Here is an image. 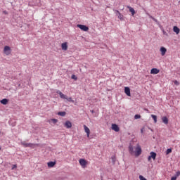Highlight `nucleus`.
Masks as SVG:
<instances>
[{"mask_svg": "<svg viewBox=\"0 0 180 180\" xmlns=\"http://www.w3.org/2000/svg\"><path fill=\"white\" fill-rule=\"evenodd\" d=\"M129 154H131V155H135V157H140V155H141V151H142L141 146L137 144L134 148L131 145H129Z\"/></svg>", "mask_w": 180, "mask_h": 180, "instance_id": "nucleus-1", "label": "nucleus"}, {"mask_svg": "<svg viewBox=\"0 0 180 180\" xmlns=\"http://www.w3.org/2000/svg\"><path fill=\"white\" fill-rule=\"evenodd\" d=\"M22 146H23V147H30L31 148H34V147H37V146H39V144H36V143H27L26 142H21Z\"/></svg>", "mask_w": 180, "mask_h": 180, "instance_id": "nucleus-2", "label": "nucleus"}, {"mask_svg": "<svg viewBox=\"0 0 180 180\" xmlns=\"http://www.w3.org/2000/svg\"><path fill=\"white\" fill-rule=\"evenodd\" d=\"M79 162L82 167L86 168V166L88 165V161H86L85 159H80Z\"/></svg>", "mask_w": 180, "mask_h": 180, "instance_id": "nucleus-3", "label": "nucleus"}, {"mask_svg": "<svg viewBox=\"0 0 180 180\" xmlns=\"http://www.w3.org/2000/svg\"><path fill=\"white\" fill-rule=\"evenodd\" d=\"M77 26L83 32H88L89 30V27H86V25L78 24Z\"/></svg>", "mask_w": 180, "mask_h": 180, "instance_id": "nucleus-4", "label": "nucleus"}, {"mask_svg": "<svg viewBox=\"0 0 180 180\" xmlns=\"http://www.w3.org/2000/svg\"><path fill=\"white\" fill-rule=\"evenodd\" d=\"M150 155L148 156V160L151 161V158H153V160H155V158L157 157V153H155V152H150Z\"/></svg>", "mask_w": 180, "mask_h": 180, "instance_id": "nucleus-5", "label": "nucleus"}, {"mask_svg": "<svg viewBox=\"0 0 180 180\" xmlns=\"http://www.w3.org/2000/svg\"><path fill=\"white\" fill-rule=\"evenodd\" d=\"M4 52L6 56H9V54H11V47L8 46H4Z\"/></svg>", "mask_w": 180, "mask_h": 180, "instance_id": "nucleus-6", "label": "nucleus"}, {"mask_svg": "<svg viewBox=\"0 0 180 180\" xmlns=\"http://www.w3.org/2000/svg\"><path fill=\"white\" fill-rule=\"evenodd\" d=\"M58 122V120L56 119V118H52V119H49L48 120V123H49V124H56Z\"/></svg>", "mask_w": 180, "mask_h": 180, "instance_id": "nucleus-7", "label": "nucleus"}, {"mask_svg": "<svg viewBox=\"0 0 180 180\" xmlns=\"http://www.w3.org/2000/svg\"><path fill=\"white\" fill-rule=\"evenodd\" d=\"M84 129L85 133L86 134L88 139H89V135L91 134V130L89 129V128H88V127H86V125H84Z\"/></svg>", "mask_w": 180, "mask_h": 180, "instance_id": "nucleus-8", "label": "nucleus"}, {"mask_svg": "<svg viewBox=\"0 0 180 180\" xmlns=\"http://www.w3.org/2000/svg\"><path fill=\"white\" fill-rule=\"evenodd\" d=\"M64 126L66 127V129H71L72 127V123H71L70 121H66Z\"/></svg>", "mask_w": 180, "mask_h": 180, "instance_id": "nucleus-9", "label": "nucleus"}, {"mask_svg": "<svg viewBox=\"0 0 180 180\" xmlns=\"http://www.w3.org/2000/svg\"><path fill=\"white\" fill-rule=\"evenodd\" d=\"M160 51L161 56H164L167 53V49L164 46H162L160 47Z\"/></svg>", "mask_w": 180, "mask_h": 180, "instance_id": "nucleus-10", "label": "nucleus"}, {"mask_svg": "<svg viewBox=\"0 0 180 180\" xmlns=\"http://www.w3.org/2000/svg\"><path fill=\"white\" fill-rule=\"evenodd\" d=\"M62 50H64L65 51H67L68 50V44L67 42H64L61 44Z\"/></svg>", "mask_w": 180, "mask_h": 180, "instance_id": "nucleus-11", "label": "nucleus"}, {"mask_svg": "<svg viewBox=\"0 0 180 180\" xmlns=\"http://www.w3.org/2000/svg\"><path fill=\"white\" fill-rule=\"evenodd\" d=\"M112 130H114V131H120V129L119 128V126L116 124H112Z\"/></svg>", "mask_w": 180, "mask_h": 180, "instance_id": "nucleus-12", "label": "nucleus"}, {"mask_svg": "<svg viewBox=\"0 0 180 180\" xmlns=\"http://www.w3.org/2000/svg\"><path fill=\"white\" fill-rule=\"evenodd\" d=\"M57 94H58L60 98H61V99H67V96L65 95L64 94H63V92L58 91Z\"/></svg>", "mask_w": 180, "mask_h": 180, "instance_id": "nucleus-13", "label": "nucleus"}, {"mask_svg": "<svg viewBox=\"0 0 180 180\" xmlns=\"http://www.w3.org/2000/svg\"><path fill=\"white\" fill-rule=\"evenodd\" d=\"M160 73V70L157 68H153L150 70V74H159Z\"/></svg>", "mask_w": 180, "mask_h": 180, "instance_id": "nucleus-14", "label": "nucleus"}, {"mask_svg": "<svg viewBox=\"0 0 180 180\" xmlns=\"http://www.w3.org/2000/svg\"><path fill=\"white\" fill-rule=\"evenodd\" d=\"M124 93L126 94V95H127V96H131L130 88H129V87H125V88H124Z\"/></svg>", "mask_w": 180, "mask_h": 180, "instance_id": "nucleus-15", "label": "nucleus"}, {"mask_svg": "<svg viewBox=\"0 0 180 180\" xmlns=\"http://www.w3.org/2000/svg\"><path fill=\"white\" fill-rule=\"evenodd\" d=\"M48 167L49 168H53V167H54V165H56V162H49L47 163Z\"/></svg>", "mask_w": 180, "mask_h": 180, "instance_id": "nucleus-16", "label": "nucleus"}, {"mask_svg": "<svg viewBox=\"0 0 180 180\" xmlns=\"http://www.w3.org/2000/svg\"><path fill=\"white\" fill-rule=\"evenodd\" d=\"M173 32H174V33H176V34H179L180 30L179 29L178 27L174 26L173 27Z\"/></svg>", "mask_w": 180, "mask_h": 180, "instance_id": "nucleus-17", "label": "nucleus"}, {"mask_svg": "<svg viewBox=\"0 0 180 180\" xmlns=\"http://www.w3.org/2000/svg\"><path fill=\"white\" fill-rule=\"evenodd\" d=\"M0 102L2 105H8V102H9V100H8L6 98H4V99L1 100Z\"/></svg>", "mask_w": 180, "mask_h": 180, "instance_id": "nucleus-18", "label": "nucleus"}, {"mask_svg": "<svg viewBox=\"0 0 180 180\" xmlns=\"http://www.w3.org/2000/svg\"><path fill=\"white\" fill-rule=\"evenodd\" d=\"M162 121L165 124H168V118L167 117H162Z\"/></svg>", "mask_w": 180, "mask_h": 180, "instance_id": "nucleus-19", "label": "nucleus"}, {"mask_svg": "<svg viewBox=\"0 0 180 180\" xmlns=\"http://www.w3.org/2000/svg\"><path fill=\"white\" fill-rule=\"evenodd\" d=\"M128 8L129 9V12H131V15L134 16V15L136 14V11H134V8L131 7H128Z\"/></svg>", "mask_w": 180, "mask_h": 180, "instance_id": "nucleus-20", "label": "nucleus"}, {"mask_svg": "<svg viewBox=\"0 0 180 180\" xmlns=\"http://www.w3.org/2000/svg\"><path fill=\"white\" fill-rule=\"evenodd\" d=\"M116 12L118 13V19H120L122 20V19H123V15H122V13H120L119 11H116Z\"/></svg>", "mask_w": 180, "mask_h": 180, "instance_id": "nucleus-21", "label": "nucleus"}, {"mask_svg": "<svg viewBox=\"0 0 180 180\" xmlns=\"http://www.w3.org/2000/svg\"><path fill=\"white\" fill-rule=\"evenodd\" d=\"M58 116H65L66 112H64V111H63V112H58Z\"/></svg>", "mask_w": 180, "mask_h": 180, "instance_id": "nucleus-22", "label": "nucleus"}, {"mask_svg": "<svg viewBox=\"0 0 180 180\" xmlns=\"http://www.w3.org/2000/svg\"><path fill=\"white\" fill-rule=\"evenodd\" d=\"M151 117L153 119L154 123H157V115H151Z\"/></svg>", "mask_w": 180, "mask_h": 180, "instance_id": "nucleus-23", "label": "nucleus"}, {"mask_svg": "<svg viewBox=\"0 0 180 180\" xmlns=\"http://www.w3.org/2000/svg\"><path fill=\"white\" fill-rule=\"evenodd\" d=\"M141 115H139V114H136V115H135V116H134V119L136 120H137V119H141Z\"/></svg>", "mask_w": 180, "mask_h": 180, "instance_id": "nucleus-24", "label": "nucleus"}, {"mask_svg": "<svg viewBox=\"0 0 180 180\" xmlns=\"http://www.w3.org/2000/svg\"><path fill=\"white\" fill-rule=\"evenodd\" d=\"M171 153H172V149L171 148L167 149L166 151L167 155H168V154H171Z\"/></svg>", "mask_w": 180, "mask_h": 180, "instance_id": "nucleus-25", "label": "nucleus"}, {"mask_svg": "<svg viewBox=\"0 0 180 180\" xmlns=\"http://www.w3.org/2000/svg\"><path fill=\"white\" fill-rule=\"evenodd\" d=\"M174 176V178H178V176H180V172L177 171Z\"/></svg>", "mask_w": 180, "mask_h": 180, "instance_id": "nucleus-26", "label": "nucleus"}, {"mask_svg": "<svg viewBox=\"0 0 180 180\" xmlns=\"http://www.w3.org/2000/svg\"><path fill=\"white\" fill-rule=\"evenodd\" d=\"M66 100H68V102H72L74 103V101L72 100V98L71 97H69V98H65Z\"/></svg>", "mask_w": 180, "mask_h": 180, "instance_id": "nucleus-27", "label": "nucleus"}, {"mask_svg": "<svg viewBox=\"0 0 180 180\" xmlns=\"http://www.w3.org/2000/svg\"><path fill=\"white\" fill-rule=\"evenodd\" d=\"M139 179L140 180H147V179H146L144 176H143L142 175L139 176Z\"/></svg>", "mask_w": 180, "mask_h": 180, "instance_id": "nucleus-28", "label": "nucleus"}, {"mask_svg": "<svg viewBox=\"0 0 180 180\" xmlns=\"http://www.w3.org/2000/svg\"><path fill=\"white\" fill-rule=\"evenodd\" d=\"M112 162L115 164L116 162V157L113 156L112 157Z\"/></svg>", "mask_w": 180, "mask_h": 180, "instance_id": "nucleus-29", "label": "nucleus"}, {"mask_svg": "<svg viewBox=\"0 0 180 180\" xmlns=\"http://www.w3.org/2000/svg\"><path fill=\"white\" fill-rule=\"evenodd\" d=\"M16 168H18V165H13V167L11 168V169H16Z\"/></svg>", "mask_w": 180, "mask_h": 180, "instance_id": "nucleus-30", "label": "nucleus"}, {"mask_svg": "<svg viewBox=\"0 0 180 180\" xmlns=\"http://www.w3.org/2000/svg\"><path fill=\"white\" fill-rule=\"evenodd\" d=\"M163 34H165V36H168V33H167V32H165V30H163Z\"/></svg>", "mask_w": 180, "mask_h": 180, "instance_id": "nucleus-31", "label": "nucleus"}, {"mask_svg": "<svg viewBox=\"0 0 180 180\" xmlns=\"http://www.w3.org/2000/svg\"><path fill=\"white\" fill-rule=\"evenodd\" d=\"M72 79H77V77H75V75H74L72 76Z\"/></svg>", "mask_w": 180, "mask_h": 180, "instance_id": "nucleus-32", "label": "nucleus"}, {"mask_svg": "<svg viewBox=\"0 0 180 180\" xmlns=\"http://www.w3.org/2000/svg\"><path fill=\"white\" fill-rule=\"evenodd\" d=\"M171 180H176V177L172 176V177L171 178Z\"/></svg>", "mask_w": 180, "mask_h": 180, "instance_id": "nucleus-33", "label": "nucleus"}, {"mask_svg": "<svg viewBox=\"0 0 180 180\" xmlns=\"http://www.w3.org/2000/svg\"><path fill=\"white\" fill-rule=\"evenodd\" d=\"M151 18H152L153 20H154L155 22H158L157 19H155V18H153V17H151Z\"/></svg>", "mask_w": 180, "mask_h": 180, "instance_id": "nucleus-34", "label": "nucleus"}, {"mask_svg": "<svg viewBox=\"0 0 180 180\" xmlns=\"http://www.w3.org/2000/svg\"><path fill=\"white\" fill-rule=\"evenodd\" d=\"M4 13H5L6 15H7V14H8V12L4 11Z\"/></svg>", "mask_w": 180, "mask_h": 180, "instance_id": "nucleus-35", "label": "nucleus"}, {"mask_svg": "<svg viewBox=\"0 0 180 180\" xmlns=\"http://www.w3.org/2000/svg\"><path fill=\"white\" fill-rule=\"evenodd\" d=\"M141 133H143V129H141Z\"/></svg>", "mask_w": 180, "mask_h": 180, "instance_id": "nucleus-36", "label": "nucleus"}, {"mask_svg": "<svg viewBox=\"0 0 180 180\" xmlns=\"http://www.w3.org/2000/svg\"><path fill=\"white\" fill-rule=\"evenodd\" d=\"M0 150H1V147H0Z\"/></svg>", "mask_w": 180, "mask_h": 180, "instance_id": "nucleus-37", "label": "nucleus"}]
</instances>
